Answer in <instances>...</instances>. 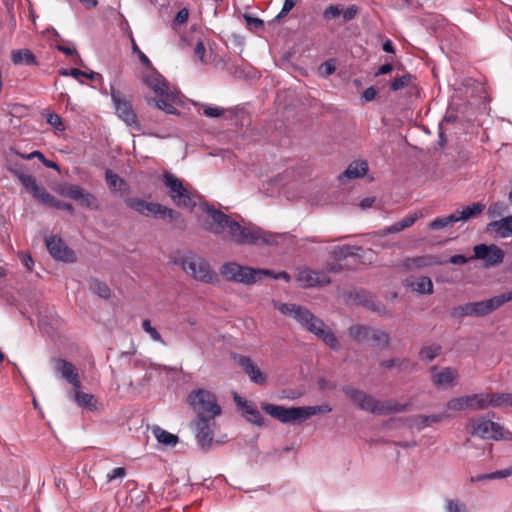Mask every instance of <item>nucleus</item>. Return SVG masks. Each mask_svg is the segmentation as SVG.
Segmentation results:
<instances>
[{
	"label": "nucleus",
	"mask_w": 512,
	"mask_h": 512,
	"mask_svg": "<svg viewBox=\"0 0 512 512\" xmlns=\"http://www.w3.org/2000/svg\"><path fill=\"white\" fill-rule=\"evenodd\" d=\"M203 210L212 219V224L208 227V230L215 235H222L223 239L227 241L240 246L273 245L276 243L273 234L256 225L242 226L229 215L207 204L204 205Z\"/></svg>",
	"instance_id": "obj_1"
},
{
	"label": "nucleus",
	"mask_w": 512,
	"mask_h": 512,
	"mask_svg": "<svg viewBox=\"0 0 512 512\" xmlns=\"http://www.w3.org/2000/svg\"><path fill=\"white\" fill-rule=\"evenodd\" d=\"M275 308L284 315L293 316L297 322L317 336L330 349L339 351L340 345L337 337L332 331L326 329L325 323L309 309L293 303H277Z\"/></svg>",
	"instance_id": "obj_2"
},
{
	"label": "nucleus",
	"mask_w": 512,
	"mask_h": 512,
	"mask_svg": "<svg viewBox=\"0 0 512 512\" xmlns=\"http://www.w3.org/2000/svg\"><path fill=\"white\" fill-rule=\"evenodd\" d=\"M342 392L361 410L377 415H388L390 413L403 412L408 404H400L395 400L379 401L372 395L346 385L342 387Z\"/></svg>",
	"instance_id": "obj_3"
},
{
	"label": "nucleus",
	"mask_w": 512,
	"mask_h": 512,
	"mask_svg": "<svg viewBox=\"0 0 512 512\" xmlns=\"http://www.w3.org/2000/svg\"><path fill=\"white\" fill-rule=\"evenodd\" d=\"M262 409L282 423L303 422L314 415L332 411V408L328 405L285 408L284 406L270 403H263Z\"/></svg>",
	"instance_id": "obj_4"
},
{
	"label": "nucleus",
	"mask_w": 512,
	"mask_h": 512,
	"mask_svg": "<svg viewBox=\"0 0 512 512\" xmlns=\"http://www.w3.org/2000/svg\"><path fill=\"white\" fill-rule=\"evenodd\" d=\"M221 276L228 282L251 286L263 278V274H269L263 268L243 266L237 262H226L220 267Z\"/></svg>",
	"instance_id": "obj_5"
},
{
	"label": "nucleus",
	"mask_w": 512,
	"mask_h": 512,
	"mask_svg": "<svg viewBox=\"0 0 512 512\" xmlns=\"http://www.w3.org/2000/svg\"><path fill=\"white\" fill-rule=\"evenodd\" d=\"M187 400L196 412L197 418H215L221 414L216 396L208 390H193Z\"/></svg>",
	"instance_id": "obj_6"
},
{
	"label": "nucleus",
	"mask_w": 512,
	"mask_h": 512,
	"mask_svg": "<svg viewBox=\"0 0 512 512\" xmlns=\"http://www.w3.org/2000/svg\"><path fill=\"white\" fill-rule=\"evenodd\" d=\"M175 263L196 281L212 284L217 280L210 264L202 257L190 255L176 260Z\"/></svg>",
	"instance_id": "obj_7"
},
{
	"label": "nucleus",
	"mask_w": 512,
	"mask_h": 512,
	"mask_svg": "<svg viewBox=\"0 0 512 512\" xmlns=\"http://www.w3.org/2000/svg\"><path fill=\"white\" fill-rule=\"evenodd\" d=\"M164 185L168 188V194L178 207L193 209L196 206L191 193L184 187L182 180L174 174L165 171L162 176Z\"/></svg>",
	"instance_id": "obj_8"
},
{
	"label": "nucleus",
	"mask_w": 512,
	"mask_h": 512,
	"mask_svg": "<svg viewBox=\"0 0 512 512\" xmlns=\"http://www.w3.org/2000/svg\"><path fill=\"white\" fill-rule=\"evenodd\" d=\"M470 433L482 439L493 440L509 439L510 436V432L506 431L502 425L485 417L471 421Z\"/></svg>",
	"instance_id": "obj_9"
},
{
	"label": "nucleus",
	"mask_w": 512,
	"mask_h": 512,
	"mask_svg": "<svg viewBox=\"0 0 512 512\" xmlns=\"http://www.w3.org/2000/svg\"><path fill=\"white\" fill-rule=\"evenodd\" d=\"M485 393H476L472 395L453 398L446 403L448 410L460 412L464 410H484L486 409Z\"/></svg>",
	"instance_id": "obj_10"
},
{
	"label": "nucleus",
	"mask_w": 512,
	"mask_h": 512,
	"mask_svg": "<svg viewBox=\"0 0 512 512\" xmlns=\"http://www.w3.org/2000/svg\"><path fill=\"white\" fill-rule=\"evenodd\" d=\"M473 251L471 259L484 261L486 268L501 264L505 257L504 251L495 244H479L474 246Z\"/></svg>",
	"instance_id": "obj_11"
},
{
	"label": "nucleus",
	"mask_w": 512,
	"mask_h": 512,
	"mask_svg": "<svg viewBox=\"0 0 512 512\" xmlns=\"http://www.w3.org/2000/svg\"><path fill=\"white\" fill-rule=\"evenodd\" d=\"M143 216H153L155 218L168 219L170 222L175 223V227L181 230L186 229V221L182 215L167 206L160 203L148 202L146 213Z\"/></svg>",
	"instance_id": "obj_12"
},
{
	"label": "nucleus",
	"mask_w": 512,
	"mask_h": 512,
	"mask_svg": "<svg viewBox=\"0 0 512 512\" xmlns=\"http://www.w3.org/2000/svg\"><path fill=\"white\" fill-rule=\"evenodd\" d=\"M60 193L72 200L78 201L80 205L92 209H99L97 198L79 185L68 184L61 188Z\"/></svg>",
	"instance_id": "obj_13"
},
{
	"label": "nucleus",
	"mask_w": 512,
	"mask_h": 512,
	"mask_svg": "<svg viewBox=\"0 0 512 512\" xmlns=\"http://www.w3.org/2000/svg\"><path fill=\"white\" fill-rule=\"evenodd\" d=\"M45 244L48 252L55 260L68 263L76 261L75 252L64 243L61 237L56 235L46 237Z\"/></svg>",
	"instance_id": "obj_14"
},
{
	"label": "nucleus",
	"mask_w": 512,
	"mask_h": 512,
	"mask_svg": "<svg viewBox=\"0 0 512 512\" xmlns=\"http://www.w3.org/2000/svg\"><path fill=\"white\" fill-rule=\"evenodd\" d=\"M111 98L115 106L116 113L128 126L138 127L137 115L132 104L122 98L120 92L111 87Z\"/></svg>",
	"instance_id": "obj_15"
},
{
	"label": "nucleus",
	"mask_w": 512,
	"mask_h": 512,
	"mask_svg": "<svg viewBox=\"0 0 512 512\" xmlns=\"http://www.w3.org/2000/svg\"><path fill=\"white\" fill-rule=\"evenodd\" d=\"M510 301H512V291L494 296L488 300L471 302L472 314L476 317L486 316Z\"/></svg>",
	"instance_id": "obj_16"
},
{
	"label": "nucleus",
	"mask_w": 512,
	"mask_h": 512,
	"mask_svg": "<svg viewBox=\"0 0 512 512\" xmlns=\"http://www.w3.org/2000/svg\"><path fill=\"white\" fill-rule=\"evenodd\" d=\"M296 280L302 288L322 287L331 282L327 272L315 271L310 268L300 269Z\"/></svg>",
	"instance_id": "obj_17"
},
{
	"label": "nucleus",
	"mask_w": 512,
	"mask_h": 512,
	"mask_svg": "<svg viewBox=\"0 0 512 512\" xmlns=\"http://www.w3.org/2000/svg\"><path fill=\"white\" fill-rule=\"evenodd\" d=\"M215 418H197L195 421L196 439L203 450L211 447L214 437Z\"/></svg>",
	"instance_id": "obj_18"
},
{
	"label": "nucleus",
	"mask_w": 512,
	"mask_h": 512,
	"mask_svg": "<svg viewBox=\"0 0 512 512\" xmlns=\"http://www.w3.org/2000/svg\"><path fill=\"white\" fill-rule=\"evenodd\" d=\"M431 381L436 387H450L457 384L459 373L453 367H444L438 370L437 366L430 368Z\"/></svg>",
	"instance_id": "obj_19"
},
{
	"label": "nucleus",
	"mask_w": 512,
	"mask_h": 512,
	"mask_svg": "<svg viewBox=\"0 0 512 512\" xmlns=\"http://www.w3.org/2000/svg\"><path fill=\"white\" fill-rule=\"evenodd\" d=\"M143 81L153 90L157 97L174 98V92L170 91L167 81L155 69H152L151 73L144 77Z\"/></svg>",
	"instance_id": "obj_20"
},
{
	"label": "nucleus",
	"mask_w": 512,
	"mask_h": 512,
	"mask_svg": "<svg viewBox=\"0 0 512 512\" xmlns=\"http://www.w3.org/2000/svg\"><path fill=\"white\" fill-rule=\"evenodd\" d=\"M54 363L55 372L71 384L74 389L79 390L81 381L75 365L62 358L55 359Z\"/></svg>",
	"instance_id": "obj_21"
},
{
	"label": "nucleus",
	"mask_w": 512,
	"mask_h": 512,
	"mask_svg": "<svg viewBox=\"0 0 512 512\" xmlns=\"http://www.w3.org/2000/svg\"><path fill=\"white\" fill-rule=\"evenodd\" d=\"M445 262L432 255H421L414 257H407L402 262V268L405 271H413L433 265H442Z\"/></svg>",
	"instance_id": "obj_22"
},
{
	"label": "nucleus",
	"mask_w": 512,
	"mask_h": 512,
	"mask_svg": "<svg viewBox=\"0 0 512 512\" xmlns=\"http://www.w3.org/2000/svg\"><path fill=\"white\" fill-rule=\"evenodd\" d=\"M238 365L244 370L253 383L262 385L266 382V376L260 371L251 358L240 356L238 358Z\"/></svg>",
	"instance_id": "obj_23"
},
{
	"label": "nucleus",
	"mask_w": 512,
	"mask_h": 512,
	"mask_svg": "<svg viewBox=\"0 0 512 512\" xmlns=\"http://www.w3.org/2000/svg\"><path fill=\"white\" fill-rule=\"evenodd\" d=\"M417 219V214L408 215L404 217L402 220L394 223L393 225L375 232L374 237L383 238L389 234L398 233L406 228L411 227L416 222Z\"/></svg>",
	"instance_id": "obj_24"
},
{
	"label": "nucleus",
	"mask_w": 512,
	"mask_h": 512,
	"mask_svg": "<svg viewBox=\"0 0 512 512\" xmlns=\"http://www.w3.org/2000/svg\"><path fill=\"white\" fill-rule=\"evenodd\" d=\"M487 230H493L499 237L512 236V214L500 220L492 221L487 225Z\"/></svg>",
	"instance_id": "obj_25"
},
{
	"label": "nucleus",
	"mask_w": 512,
	"mask_h": 512,
	"mask_svg": "<svg viewBox=\"0 0 512 512\" xmlns=\"http://www.w3.org/2000/svg\"><path fill=\"white\" fill-rule=\"evenodd\" d=\"M368 171V163L364 160H356L348 165L346 170L339 176V179H357L363 177Z\"/></svg>",
	"instance_id": "obj_26"
},
{
	"label": "nucleus",
	"mask_w": 512,
	"mask_h": 512,
	"mask_svg": "<svg viewBox=\"0 0 512 512\" xmlns=\"http://www.w3.org/2000/svg\"><path fill=\"white\" fill-rule=\"evenodd\" d=\"M11 60L15 65H38L35 55L29 49H15L11 52Z\"/></svg>",
	"instance_id": "obj_27"
},
{
	"label": "nucleus",
	"mask_w": 512,
	"mask_h": 512,
	"mask_svg": "<svg viewBox=\"0 0 512 512\" xmlns=\"http://www.w3.org/2000/svg\"><path fill=\"white\" fill-rule=\"evenodd\" d=\"M486 407H512V393H485Z\"/></svg>",
	"instance_id": "obj_28"
},
{
	"label": "nucleus",
	"mask_w": 512,
	"mask_h": 512,
	"mask_svg": "<svg viewBox=\"0 0 512 512\" xmlns=\"http://www.w3.org/2000/svg\"><path fill=\"white\" fill-rule=\"evenodd\" d=\"M485 209V205L481 202H475L471 205L463 207L461 210H456V215L459 221H467L471 218L479 216Z\"/></svg>",
	"instance_id": "obj_29"
},
{
	"label": "nucleus",
	"mask_w": 512,
	"mask_h": 512,
	"mask_svg": "<svg viewBox=\"0 0 512 512\" xmlns=\"http://www.w3.org/2000/svg\"><path fill=\"white\" fill-rule=\"evenodd\" d=\"M371 331H372L371 326L356 324V325H352L351 327H349L348 335L354 341L362 343V342L369 341Z\"/></svg>",
	"instance_id": "obj_30"
},
{
	"label": "nucleus",
	"mask_w": 512,
	"mask_h": 512,
	"mask_svg": "<svg viewBox=\"0 0 512 512\" xmlns=\"http://www.w3.org/2000/svg\"><path fill=\"white\" fill-rule=\"evenodd\" d=\"M449 417L447 414H433V415H417L412 418V425L416 427L418 430H421L431 423H438L442 421L444 418Z\"/></svg>",
	"instance_id": "obj_31"
},
{
	"label": "nucleus",
	"mask_w": 512,
	"mask_h": 512,
	"mask_svg": "<svg viewBox=\"0 0 512 512\" xmlns=\"http://www.w3.org/2000/svg\"><path fill=\"white\" fill-rule=\"evenodd\" d=\"M152 433H153L154 437L157 439V441L165 446L173 447L179 441V438L177 435L172 434V433L162 429L159 426L153 427Z\"/></svg>",
	"instance_id": "obj_32"
},
{
	"label": "nucleus",
	"mask_w": 512,
	"mask_h": 512,
	"mask_svg": "<svg viewBox=\"0 0 512 512\" xmlns=\"http://www.w3.org/2000/svg\"><path fill=\"white\" fill-rule=\"evenodd\" d=\"M176 100L177 95L174 93L173 99H167V97H159V99H149L148 104H154L158 109L164 111L167 114H177L178 111L173 105Z\"/></svg>",
	"instance_id": "obj_33"
},
{
	"label": "nucleus",
	"mask_w": 512,
	"mask_h": 512,
	"mask_svg": "<svg viewBox=\"0 0 512 512\" xmlns=\"http://www.w3.org/2000/svg\"><path fill=\"white\" fill-rule=\"evenodd\" d=\"M369 341H371L373 345L376 347L389 348L390 334L385 330L376 329L372 327Z\"/></svg>",
	"instance_id": "obj_34"
},
{
	"label": "nucleus",
	"mask_w": 512,
	"mask_h": 512,
	"mask_svg": "<svg viewBox=\"0 0 512 512\" xmlns=\"http://www.w3.org/2000/svg\"><path fill=\"white\" fill-rule=\"evenodd\" d=\"M243 414L244 417L251 423L256 425H263L264 419L260 413V411L250 402H244Z\"/></svg>",
	"instance_id": "obj_35"
},
{
	"label": "nucleus",
	"mask_w": 512,
	"mask_h": 512,
	"mask_svg": "<svg viewBox=\"0 0 512 512\" xmlns=\"http://www.w3.org/2000/svg\"><path fill=\"white\" fill-rule=\"evenodd\" d=\"M413 290L420 294H432L433 283L432 280L427 276L418 277L414 282L410 284Z\"/></svg>",
	"instance_id": "obj_36"
},
{
	"label": "nucleus",
	"mask_w": 512,
	"mask_h": 512,
	"mask_svg": "<svg viewBox=\"0 0 512 512\" xmlns=\"http://www.w3.org/2000/svg\"><path fill=\"white\" fill-rule=\"evenodd\" d=\"M105 179L108 187L113 191L121 190L122 187L126 186L125 180L120 178L118 174L114 173L110 169L106 170Z\"/></svg>",
	"instance_id": "obj_37"
},
{
	"label": "nucleus",
	"mask_w": 512,
	"mask_h": 512,
	"mask_svg": "<svg viewBox=\"0 0 512 512\" xmlns=\"http://www.w3.org/2000/svg\"><path fill=\"white\" fill-rule=\"evenodd\" d=\"M458 221L459 220L456 215V212H454L448 216L436 218L429 224V228L432 230H439V229L445 228L453 223H456Z\"/></svg>",
	"instance_id": "obj_38"
},
{
	"label": "nucleus",
	"mask_w": 512,
	"mask_h": 512,
	"mask_svg": "<svg viewBox=\"0 0 512 512\" xmlns=\"http://www.w3.org/2000/svg\"><path fill=\"white\" fill-rule=\"evenodd\" d=\"M17 177L20 181V183L25 187V189L32 194V196L35 194V192L40 187L37 184V181L34 176L24 174V173H17Z\"/></svg>",
	"instance_id": "obj_39"
},
{
	"label": "nucleus",
	"mask_w": 512,
	"mask_h": 512,
	"mask_svg": "<svg viewBox=\"0 0 512 512\" xmlns=\"http://www.w3.org/2000/svg\"><path fill=\"white\" fill-rule=\"evenodd\" d=\"M33 197L41 204L52 207L55 201V197L49 193L44 187H39Z\"/></svg>",
	"instance_id": "obj_40"
},
{
	"label": "nucleus",
	"mask_w": 512,
	"mask_h": 512,
	"mask_svg": "<svg viewBox=\"0 0 512 512\" xmlns=\"http://www.w3.org/2000/svg\"><path fill=\"white\" fill-rule=\"evenodd\" d=\"M441 353V346L434 344L431 346L423 347L420 352L419 356L422 360L425 361H432L434 360L439 354Z\"/></svg>",
	"instance_id": "obj_41"
},
{
	"label": "nucleus",
	"mask_w": 512,
	"mask_h": 512,
	"mask_svg": "<svg viewBox=\"0 0 512 512\" xmlns=\"http://www.w3.org/2000/svg\"><path fill=\"white\" fill-rule=\"evenodd\" d=\"M90 290L101 298L107 299L110 296L109 287L97 279H92L90 283Z\"/></svg>",
	"instance_id": "obj_42"
},
{
	"label": "nucleus",
	"mask_w": 512,
	"mask_h": 512,
	"mask_svg": "<svg viewBox=\"0 0 512 512\" xmlns=\"http://www.w3.org/2000/svg\"><path fill=\"white\" fill-rule=\"evenodd\" d=\"M412 80L413 76L409 73H406L400 77L395 78L390 84V89L392 91H398L400 89L408 87L412 83Z\"/></svg>",
	"instance_id": "obj_43"
},
{
	"label": "nucleus",
	"mask_w": 512,
	"mask_h": 512,
	"mask_svg": "<svg viewBox=\"0 0 512 512\" xmlns=\"http://www.w3.org/2000/svg\"><path fill=\"white\" fill-rule=\"evenodd\" d=\"M125 204L130 209L138 212L141 215H144V213H146L148 202L140 198H127L125 200Z\"/></svg>",
	"instance_id": "obj_44"
},
{
	"label": "nucleus",
	"mask_w": 512,
	"mask_h": 512,
	"mask_svg": "<svg viewBox=\"0 0 512 512\" xmlns=\"http://www.w3.org/2000/svg\"><path fill=\"white\" fill-rule=\"evenodd\" d=\"M142 328L143 330L150 336V338L155 341V342H159L161 343L162 345H166V342L163 340L161 334L157 331L156 328H154L152 325H151V322L150 320L148 319H145L143 322H142Z\"/></svg>",
	"instance_id": "obj_45"
},
{
	"label": "nucleus",
	"mask_w": 512,
	"mask_h": 512,
	"mask_svg": "<svg viewBox=\"0 0 512 512\" xmlns=\"http://www.w3.org/2000/svg\"><path fill=\"white\" fill-rule=\"evenodd\" d=\"M21 157L24 159H28V160H31L33 158H38L43 163V165L45 167L59 170L58 164L51 160L46 159L45 156L40 151H33L27 155L21 154Z\"/></svg>",
	"instance_id": "obj_46"
},
{
	"label": "nucleus",
	"mask_w": 512,
	"mask_h": 512,
	"mask_svg": "<svg viewBox=\"0 0 512 512\" xmlns=\"http://www.w3.org/2000/svg\"><path fill=\"white\" fill-rule=\"evenodd\" d=\"M451 316L454 318H463L465 316H473L471 302L466 303L464 305L454 307L451 311Z\"/></svg>",
	"instance_id": "obj_47"
},
{
	"label": "nucleus",
	"mask_w": 512,
	"mask_h": 512,
	"mask_svg": "<svg viewBox=\"0 0 512 512\" xmlns=\"http://www.w3.org/2000/svg\"><path fill=\"white\" fill-rule=\"evenodd\" d=\"M506 210H507L506 204L498 201V202L491 203L489 205L487 213L490 218H496V217L501 216Z\"/></svg>",
	"instance_id": "obj_48"
},
{
	"label": "nucleus",
	"mask_w": 512,
	"mask_h": 512,
	"mask_svg": "<svg viewBox=\"0 0 512 512\" xmlns=\"http://www.w3.org/2000/svg\"><path fill=\"white\" fill-rule=\"evenodd\" d=\"M445 512H467L465 504L457 499H447L445 501Z\"/></svg>",
	"instance_id": "obj_49"
},
{
	"label": "nucleus",
	"mask_w": 512,
	"mask_h": 512,
	"mask_svg": "<svg viewBox=\"0 0 512 512\" xmlns=\"http://www.w3.org/2000/svg\"><path fill=\"white\" fill-rule=\"evenodd\" d=\"M74 400L79 406L90 407L92 405L93 396L75 389Z\"/></svg>",
	"instance_id": "obj_50"
},
{
	"label": "nucleus",
	"mask_w": 512,
	"mask_h": 512,
	"mask_svg": "<svg viewBox=\"0 0 512 512\" xmlns=\"http://www.w3.org/2000/svg\"><path fill=\"white\" fill-rule=\"evenodd\" d=\"M332 254L337 259H345L349 256L355 255L352 247L348 245L335 247L332 251Z\"/></svg>",
	"instance_id": "obj_51"
},
{
	"label": "nucleus",
	"mask_w": 512,
	"mask_h": 512,
	"mask_svg": "<svg viewBox=\"0 0 512 512\" xmlns=\"http://www.w3.org/2000/svg\"><path fill=\"white\" fill-rule=\"evenodd\" d=\"M47 122L58 131H63L65 129L61 117L55 113L48 114Z\"/></svg>",
	"instance_id": "obj_52"
},
{
	"label": "nucleus",
	"mask_w": 512,
	"mask_h": 512,
	"mask_svg": "<svg viewBox=\"0 0 512 512\" xmlns=\"http://www.w3.org/2000/svg\"><path fill=\"white\" fill-rule=\"evenodd\" d=\"M298 0H285L281 11L276 15L275 21L286 16L296 5Z\"/></svg>",
	"instance_id": "obj_53"
},
{
	"label": "nucleus",
	"mask_w": 512,
	"mask_h": 512,
	"mask_svg": "<svg viewBox=\"0 0 512 512\" xmlns=\"http://www.w3.org/2000/svg\"><path fill=\"white\" fill-rule=\"evenodd\" d=\"M343 12V9L340 5H330L328 6L323 13L324 18L331 19L336 18Z\"/></svg>",
	"instance_id": "obj_54"
},
{
	"label": "nucleus",
	"mask_w": 512,
	"mask_h": 512,
	"mask_svg": "<svg viewBox=\"0 0 512 512\" xmlns=\"http://www.w3.org/2000/svg\"><path fill=\"white\" fill-rule=\"evenodd\" d=\"M245 21L248 26L254 28V29H262L264 27L263 20L253 17L251 15H244Z\"/></svg>",
	"instance_id": "obj_55"
},
{
	"label": "nucleus",
	"mask_w": 512,
	"mask_h": 512,
	"mask_svg": "<svg viewBox=\"0 0 512 512\" xmlns=\"http://www.w3.org/2000/svg\"><path fill=\"white\" fill-rule=\"evenodd\" d=\"M265 271H268L269 274H263V277L269 276L276 280L282 279L285 282H290V280H291V276L285 271H281V272H277V273L270 269H265Z\"/></svg>",
	"instance_id": "obj_56"
},
{
	"label": "nucleus",
	"mask_w": 512,
	"mask_h": 512,
	"mask_svg": "<svg viewBox=\"0 0 512 512\" xmlns=\"http://www.w3.org/2000/svg\"><path fill=\"white\" fill-rule=\"evenodd\" d=\"M204 115L210 118L220 117L224 113V109L220 107L206 106L203 111Z\"/></svg>",
	"instance_id": "obj_57"
},
{
	"label": "nucleus",
	"mask_w": 512,
	"mask_h": 512,
	"mask_svg": "<svg viewBox=\"0 0 512 512\" xmlns=\"http://www.w3.org/2000/svg\"><path fill=\"white\" fill-rule=\"evenodd\" d=\"M206 49L202 41H198L194 49V56L202 63H205Z\"/></svg>",
	"instance_id": "obj_58"
},
{
	"label": "nucleus",
	"mask_w": 512,
	"mask_h": 512,
	"mask_svg": "<svg viewBox=\"0 0 512 512\" xmlns=\"http://www.w3.org/2000/svg\"><path fill=\"white\" fill-rule=\"evenodd\" d=\"M402 363H403V360H401L399 358H392L389 360L381 361L380 366L383 368H386V369H391L394 367H400Z\"/></svg>",
	"instance_id": "obj_59"
},
{
	"label": "nucleus",
	"mask_w": 512,
	"mask_h": 512,
	"mask_svg": "<svg viewBox=\"0 0 512 512\" xmlns=\"http://www.w3.org/2000/svg\"><path fill=\"white\" fill-rule=\"evenodd\" d=\"M126 475V470L123 467L114 468L107 474L108 481H112L116 478H123Z\"/></svg>",
	"instance_id": "obj_60"
},
{
	"label": "nucleus",
	"mask_w": 512,
	"mask_h": 512,
	"mask_svg": "<svg viewBox=\"0 0 512 512\" xmlns=\"http://www.w3.org/2000/svg\"><path fill=\"white\" fill-rule=\"evenodd\" d=\"M343 15V18L345 21H350L355 18V16L358 14V7L355 5H352L348 7L346 10H343L341 13Z\"/></svg>",
	"instance_id": "obj_61"
},
{
	"label": "nucleus",
	"mask_w": 512,
	"mask_h": 512,
	"mask_svg": "<svg viewBox=\"0 0 512 512\" xmlns=\"http://www.w3.org/2000/svg\"><path fill=\"white\" fill-rule=\"evenodd\" d=\"M471 259L464 256V255H461V254H457V255H453L449 258L448 262L453 264V265H462V264H466L467 262H469Z\"/></svg>",
	"instance_id": "obj_62"
},
{
	"label": "nucleus",
	"mask_w": 512,
	"mask_h": 512,
	"mask_svg": "<svg viewBox=\"0 0 512 512\" xmlns=\"http://www.w3.org/2000/svg\"><path fill=\"white\" fill-rule=\"evenodd\" d=\"M52 207L56 208V209H60V210H65V211H67L69 213H73L74 212V208H73L72 204L60 201L57 198L55 199L54 204L52 205Z\"/></svg>",
	"instance_id": "obj_63"
},
{
	"label": "nucleus",
	"mask_w": 512,
	"mask_h": 512,
	"mask_svg": "<svg viewBox=\"0 0 512 512\" xmlns=\"http://www.w3.org/2000/svg\"><path fill=\"white\" fill-rule=\"evenodd\" d=\"M377 93H378L377 90L371 86V87L366 88L363 91L362 98L365 101L370 102L375 99V97L377 96Z\"/></svg>",
	"instance_id": "obj_64"
}]
</instances>
